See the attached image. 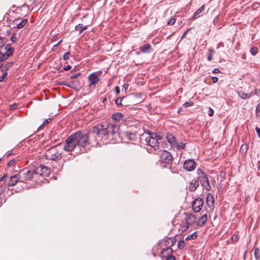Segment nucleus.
Segmentation results:
<instances>
[{"label":"nucleus","instance_id":"19","mask_svg":"<svg viewBox=\"0 0 260 260\" xmlns=\"http://www.w3.org/2000/svg\"><path fill=\"white\" fill-rule=\"evenodd\" d=\"M201 184L203 188H205L207 191L210 190L211 187L207 178V176H205L204 177H202Z\"/></svg>","mask_w":260,"mask_h":260},{"label":"nucleus","instance_id":"42","mask_svg":"<svg viewBox=\"0 0 260 260\" xmlns=\"http://www.w3.org/2000/svg\"><path fill=\"white\" fill-rule=\"evenodd\" d=\"M3 72V74L0 77V82H1L4 81L5 78H6V77L8 75L7 72Z\"/></svg>","mask_w":260,"mask_h":260},{"label":"nucleus","instance_id":"24","mask_svg":"<svg viewBox=\"0 0 260 260\" xmlns=\"http://www.w3.org/2000/svg\"><path fill=\"white\" fill-rule=\"evenodd\" d=\"M205 10V5H202L199 9H198L193 14V16L190 18V20H193L196 19L201 12Z\"/></svg>","mask_w":260,"mask_h":260},{"label":"nucleus","instance_id":"41","mask_svg":"<svg viewBox=\"0 0 260 260\" xmlns=\"http://www.w3.org/2000/svg\"><path fill=\"white\" fill-rule=\"evenodd\" d=\"M172 242V238H167L165 241V245L166 246H167V247H170V244H171V242Z\"/></svg>","mask_w":260,"mask_h":260},{"label":"nucleus","instance_id":"58","mask_svg":"<svg viewBox=\"0 0 260 260\" xmlns=\"http://www.w3.org/2000/svg\"><path fill=\"white\" fill-rule=\"evenodd\" d=\"M207 60L208 61H211L213 60V55L208 53Z\"/></svg>","mask_w":260,"mask_h":260},{"label":"nucleus","instance_id":"33","mask_svg":"<svg viewBox=\"0 0 260 260\" xmlns=\"http://www.w3.org/2000/svg\"><path fill=\"white\" fill-rule=\"evenodd\" d=\"M5 39L0 37V50L4 51Z\"/></svg>","mask_w":260,"mask_h":260},{"label":"nucleus","instance_id":"27","mask_svg":"<svg viewBox=\"0 0 260 260\" xmlns=\"http://www.w3.org/2000/svg\"><path fill=\"white\" fill-rule=\"evenodd\" d=\"M166 138L168 142L171 145L174 140H176V138L172 134L167 133L166 135Z\"/></svg>","mask_w":260,"mask_h":260},{"label":"nucleus","instance_id":"44","mask_svg":"<svg viewBox=\"0 0 260 260\" xmlns=\"http://www.w3.org/2000/svg\"><path fill=\"white\" fill-rule=\"evenodd\" d=\"M186 144L183 142H179L178 146H177V149H184L185 147Z\"/></svg>","mask_w":260,"mask_h":260},{"label":"nucleus","instance_id":"36","mask_svg":"<svg viewBox=\"0 0 260 260\" xmlns=\"http://www.w3.org/2000/svg\"><path fill=\"white\" fill-rule=\"evenodd\" d=\"M154 135H155V138L156 140H157V141H158V140H161L163 138H164V134L161 133H155L154 134Z\"/></svg>","mask_w":260,"mask_h":260},{"label":"nucleus","instance_id":"32","mask_svg":"<svg viewBox=\"0 0 260 260\" xmlns=\"http://www.w3.org/2000/svg\"><path fill=\"white\" fill-rule=\"evenodd\" d=\"M75 158V155L72 153H69L66 156H64L63 161V162H66L67 161H69L70 160H73Z\"/></svg>","mask_w":260,"mask_h":260},{"label":"nucleus","instance_id":"57","mask_svg":"<svg viewBox=\"0 0 260 260\" xmlns=\"http://www.w3.org/2000/svg\"><path fill=\"white\" fill-rule=\"evenodd\" d=\"M208 53L213 55V54L215 53V51L214 50V49L213 48H210L208 49Z\"/></svg>","mask_w":260,"mask_h":260},{"label":"nucleus","instance_id":"53","mask_svg":"<svg viewBox=\"0 0 260 260\" xmlns=\"http://www.w3.org/2000/svg\"><path fill=\"white\" fill-rule=\"evenodd\" d=\"M214 113V111L211 107L209 108L208 115L210 117L212 116Z\"/></svg>","mask_w":260,"mask_h":260},{"label":"nucleus","instance_id":"38","mask_svg":"<svg viewBox=\"0 0 260 260\" xmlns=\"http://www.w3.org/2000/svg\"><path fill=\"white\" fill-rule=\"evenodd\" d=\"M254 257H255L256 260H257L259 258V256H260L259 250V249L258 248H255L254 249Z\"/></svg>","mask_w":260,"mask_h":260},{"label":"nucleus","instance_id":"51","mask_svg":"<svg viewBox=\"0 0 260 260\" xmlns=\"http://www.w3.org/2000/svg\"><path fill=\"white\" fill-rule=\"evenodd\" d=\"M14 154L13 153V150H9L8 151H7L6 154H5V155L4 156H6V157H9L10 156H11V155H13Z\"/></svg>","mask_w":260,"mask_h":260},{"label":"nucleus","instance_id":"39","mask_svg":"<svg viewBox=\"0 0 260 260\" xmlns=\"http://www.w3.org/2000/svg\"><path fill=\"white\" fill-rule=\"evenodd\" d=\"M251 96L252 95H260V89L255 88L254 90L250 92Z\"/></svg>","mask_w":260,"mask_h":260},{"label":"nucleus","instance_id":"15","mask_svg":"<svg viewBox=\"0 0 260 260\" xmlns=\"http://www.w3.org/2000/svg\"><path fill=\"white\" fill-rule=\"evenodd\" d=\"M140 51L137 52V54H140L141 53H149L152 52V49L150 44L147 43L143 45L139 48Z\"/></svg>","mask_w":260,"mask_h":260},{"label":"nucleus","instance_id":"11","mask_svg":"<svg viewBox=\"0 0 260 260\" xmlns=\"http://www.w3.org/2000/svg\"><path fill=\"white\" fill-rule=\"evenodd\" d=\"M203 200L198 198L194 200L192 204V209L194 212H199L203 205Z\"/></svg>","mask_w":260,"mask_h":260},{"label":"nucleus","instance_id":"1","mask_svg":"<svg viewBox=\"0 0 260 260\" xmlns=\"http://www.w3.org/2000/svg\"><path fill=\"white\" fill-rule=\"evenodd\" d=\"M119 127L114 123H106L105 124H98L92 127L89 132V135H92L95 137L97 144H107L110 140L111 142H118L117 138L119 136Z\"/></svg>","mask_w":260,"mask_h":260},{"label":"nucleus","instance_id":"26","mask_svg":"<svg viewBox=\"0 0 260 260\" xmlns=\"http://www.w3.org/2000/svg\"><path fill=\"white\" fill-rule=\"evenodd\" d=\"M123 115L120 112H116L112 115V118L117 121H119L123 117Z\"/></svg>","mask_w":260,"mask_h":260},{"label":"nucleus","instance_id":"52","mask_svg":"<svg viewBox=\"0 0 260 260\" xmlns=\"http://www.w3.org/2000/svg\"><path fill=\"white\" fill-rule=\"evenodd\" d=\"M10 171H7L6 174H5L2 177L0 178V182L3 181L8 175H9V173Z\"/></svg>","mask_w":260,"mask_h":260},{"label":"nucleus","instance_id":"23","mask_svg":"<svg viewBox=\"0 0 260 260\" xmlns=\"http://www.w3.org/2000/svg\"><path fill=\"white\" fill-rule=\"evenodd\" d=\"M89 25L84 26L83 24H78L75 27V30L78 31L79 34H81L84 30H86Z\"/></svg>","mask_w":260,"mask_h":260},{"label":"nucleus","instance_id":"62","mask_svg":"<svg viewBox=\"0 0 260 260\" xmlns=\"http://www.w3.org/2000/svg\"><path fill=\"white\" fill-rule=\"evenodd\" d=\"M115 92L117 94H118L120 93V87L119 86H116L115 87Z\"/></svg>","mask_w":260,"mask_h":260},{"label":"nucleus","instance_id":"61","mask_svg":"<svg viewBox=\"0 0 260 260\" xmlns=\"http://www.w3.org/2000/svg\"><path fill=\"white\" fill-rule=\"evenodd\" d=\"M218 78L217 77H212V81L213 83H215L218 81Z\"/></svg>","mask_w":260,"mask_h":260},{"label":"nucleus","instance_id":"10","mask_svg":"<svg viewBox=\"0 0 260 260\" xmlns=\"http://www.w3.org/2000/svg\"><path fill=\"white\" fill-rule=\"evenodd\" d=\"M102 71L96 72L91 73L88 77V80L89 81V86H95V85L100 81L99 76L101 75Z\"/></svg>","mask_w":260,"mask_h":260},{"label":"nucleus","instance_id":"3","mask_svg":"<svg viewBox=\"0 0 260 260\" xmlns=\"http://www.w3.org/2000/svg\"><path fill=\"white\" fill-rule=\"evenodd\" d=\"M60 144V143H59L47 149L45 153L46 158L56 161L61 159L62 157V152L61 148H59Z\"/></svg>","mask_w":260,"mask_h":260},{"label":"nucleus","instance_id":"25","mask_svg":"<svg viewBox=\"0 0 260 260\" xmlns=\"http://www.w3.org/2000/svg\"><path fill=\"white\" fill-rule=\"evenodd\" d=\"M13 64V62L12 61L9 62L5 65L3 64L0 68L1 72H7V71H9V70L12 67Z\"/></svg>","mask_w":260,"mask_h":260},{"label":"nucleus","instance_id":"64","mask_svg":"<svg viewBox=\"0 0 260 260\" xmlns=\"http://www.w3.org/2000/svg\"><path fill=\"white\" fill-rule=\"evenodd\" d=\"M128 86H129V85L127 83H124L123 85V88H124V89L125 90V91L127 90Z\"/></svg>","mask_w":260,"mask_h":260},{"label":"nucleus","instance_id":"4","mask_svg":"<svg viewBox=\"0 0 260 260\" xmlns=\"http://www.w3.org/2000/svg\"><path fill=\"white\" fill-rule=\"evenodd\" d=\"M18 176L20 178V182L26 183L28 181L34 180L35 182H38L37 177L39 175L36 173L35 169H29L24 168L23 169L18 171Z\"/></svg>","mask_w":260,"mask_h":260},{"label":"nucleus","instance_id":"28","mask_svg":"<svg viewBox=\"0 0 260 260\" xmlns=\"http://www.w3.org/2000/svg\"><path fill=\"white\" fill-rule=\"evenodd\" d=\"M239 96L243 100H246L249 99L251 97L250 92L246 93L242 91H239L238 93Z\"/></svg>","mask_w":260,"mask_h":260},{"label":"nucleus","instance_id":"55","mask_svg":"<svg viewBox=\"0 0 260 260\" xmlns=\"http://www.w3.org/2000/svg\"><path fill=\"white\" fill-rule=\"evenodd\" d=\"M80 75H81L80 73H77L74 74L71 76L70 78L72 79H75V78L78 77V76H80Z\"/></svg>","mask_w":260,"mask_h":260},{"label":"nucleus","instance_id":"30","mask_svg":"<svg viewBox=\"0 0 260 260\" xmlns=\"http://www.w3.org/2000/svg\"><path fill=\"white\" fill-rule=\"evenodd\" d=\"M52 119L51 118L45 120L44 122L38 128L37 131L44 129L45 126L48 124L52 121Z\"/></svg>","mask_w":260,"mask_h":260},{"label":"nucleus","instance_id":"17","mask_svg":"<svg viewBox=\"0 0 260 260\" xmlns=\"http://www.w3.org/2000/svg\"><path fill=\"white\" fill-rule=\"evenodd\" d=\"M16 165V159L14 158L11 159L7 164V171H10V173H12L13 171H14L15 172H17V170H15Z\"/></svg>","mask_w":260,"mask_h":260},{"label":"nucleus","instance_id":"34","mask_svg":"<svg viewBox=\"0 0 260 260\" xmlns=\"http://www.w3.org/2000/svg\"><path fill=\"white\" fill-rule=\"evenodd\" d=\"M197 237V232H194L193 234L188 235L186 237V240H193V239H196Z\"/></svg>","mask_w":260,"mask_h":260},{"label":"nucleus","instance_id":"50","mask_svg":"<svg viewBox=\"0 0 260 260\" xmlns=\"http://www.w3.org/2000/svg\"><path fill=\"white\" fill-rule=\"evenodd\" d=\"M255 112L257 116H259L260 115V107L259 104H258L256 107Z\"/></svg>","mask_w":260,"mask_h":260},{"label":"nucleus","instance_id":"56","mask_svg":"<svg viewBox=\"0 0 260 260\" xmlns=\"http://www.w3.org/2000/svg\"><path fill=\"white\" fill-rule=\"evenodd\" d=\"M166 260H176L175 257L173 256L172 254L166 257Z\"/></svg>","mask_w":260,"mask_h":260},{"label":"nucleus","instance_id":"40","mask_svg":"<svg viewBox=\"0 0 260 260\" xmlns=\"http://www.w3.org/2000/svg\"><path fill=\"white\" fill-rule=\"evenodd\" d=\"M63 163H59L58 167H54L53 165V169L55 170V172L60 171L63 168Z\"/></svg>","mask_w":260,"mask_h":260},{"label":"nucleus","instance_id":"8","mask_svg":"<svg viewBox=\"0 0 260 260\" xmlns=\"http://www.w3.org/2000/svg\"><path fill=\"white\" fill-rule=\"evenodd\" d=\"M160 152L159 161L161 164H164V167H167V166L172 164L174 160L172 154L166 150H162Z\"/></svg>","mask_w":260,"mask_h":260},{"label":"nucleus","instance_id":"16","mask_svg":"<svg viewBox=\"0 0 260 260\" xmlns=\"http://www.w3.org/2000/svg\"><path fill=\"white\" fill-rule=\"evenodd\" d=\"M125 137L129 140L136 141L138 138V135L135 132H132L131 131L127 130L123 133Z\"/></svg>","mask_w":260,"mask_h":260},{"label":"nucleus","instance_id":"48","mask_svg":"<svg viewBox=\"0 0 260 260\" xmlns=\"http://www.w3.org/2000/svg\"><path fill=\"white\" fill-rule=\"evenodd\" d=\"M176 21V19L174 18H171L167 22L168 25H172Z\"/></svg>","mask_w":260,"mask_h":260},{"label":"nucleus","instance_id":"7","mask_svg":"<svg viewBox=\"0 0 260 260\" xmlns=\"http://www.w3.org/2000/svg\"><path fill=\"white\" fill-rule=\"evenodd\" d=\"M36 173L39 175L37 177V179L39 181L38 183L43 182V178L48 177L50 174V169L46 166L40 165L39 167L35 169Z\"/></svg>","mask_w":260,"mask_h":260},{"label":"nucleus","instance_id":"29","mask_svg":"<svg viewBox=\"0 0 260 260\" xmlns=\"http://www.w3.org/2000/svg\"><path fill=\"white\" fill-rule=\"evenodd\" d=\"M207 204L210 207H212L214 205V196H206Z\"/></svg>","mask_w":260,"mask_h":260},{"label":"nucleus","instance_id":"9","mask_svg":"<svg viewBox=\"0 0 260 260\" xmlns=\"http://www.w3.org/2000/svg\"><path fill=\"white\" fill-rule=\"evenodd\" d=\"M10 46L11 44H8L6 45L4 51L0 50V62L7 59L14 52V49Z\"/></svg>","mask_w":260,"mask_h":260},{"label":"nucleus","instance_id":"49","mask_svg":"<svg viewBox=\"0 0 260 260\" xmlns=\"http://www.w3.org/2000/svg\"><path fill=\"white\" fill-rule=\"evenodd\" d=\"M71 69V66L70 65H68L66 66H64L63 69L61 71H60V73H62L64 71H68Z\"/></svg>","mask_w":260,"mask_h":260},{"label":"nucleus","instance_id":"5","mask_svg":"<svg viewBox=\"0 0 260 260\" xmlns=\"http://www.w3.org/2000/svg\"><path fill=\"white\" fill-rule=\"evenodd\" d=\"M185 223L181 226L182 231H186L189 225L197 223V216L192 212H185L183 214Z\"/></svg>","mask_w":260,"mask_h":260},{"label":"nucleus","instance_id":"63","mask_svg":"<svg viewBox=\"0 0 260 260\" xmlns=\"http://www.w3.org/2000/svg\"><path fill=\"white\" fill-rule=\"evenodd\" d=\"M67 86L71 88H73V82L71 81L67 83Z\"/></svg>","mask_w":260,"mask_h":260},{"label":"nucleus","instance_id":"13","mask_svg":"<svg viewBox=\"0 0 260 260\" xmlns=\"http://www.w3.org/2000/svg\"><path fill=\"white\" fill-rule=\"evenodd\" d=\"M196 167V162L193 159H187L184 162L183 168L187 171H192L194 170Z\"/></svg>","mask_w":260,"mask_h":260},{"label":"nucleus","instance_id":"47","mask_svg":"<svg viewBox=\"0 0 260 260\" xmlns=\"http://www.w3.org/2000/svg\"><path fill=\"white\" fill-rule=\"evenodd\" d=\"M70 54V51H68V52H67L66 53H65L62 57L63 59L64 60H68L69 59Z\"/></svg>","mask_w":260,"mask_h":260},{"label":"nucleus","instance_id":"60","mask_svg":"<svg viewBox=\"0 0 260 260\" xmlns=\"http://www.w3.org/2000/svg\"><path fill=\"white\" fill-rule=\"evenodd\" d=\"M255 131L257 133L258 137L260 138V128L256 126L255 127Z\"/></svg>","mask_w":260,"mask_h":260},{"label":"nucleus","instance_id":"21","mask_svg":"<svg viewBox=\"0 0 260 260\" xmlns=\"http://www.w3.org/2000/svg\"><path fill=\"white\" fill-rule=\"evenodd\" d=\"M172 252L173 250L171 247H167L162 250L161 254L162 257H166L172 254Z\"/></svg>","mask_w":260,"mask_h":260},{"label":"nucleus","instance_id":"46","mask_svg":"<svg viewBox=\"0 0 260 260\" xmlns=\"http://www.w3.org/2000/svg\"><path fill=\"white\" fill-rule=\"evenodd\" d=\"M178 144L179 142L176 138V140H174L172 144L171 145V146L173 148H177V146H178Z\"/></svg>","mask_w":260,"mask_h":260},{"label":"nucleus","instance_id":"18","mask_svg":"<svg viewBox=\"0 0 260 260\" xmlns=\"http://www.w3.org/2000/svg\"><path fill=\"white\" fill-rule=\"evenodd\" d=\"M207 220V216L206 214L199 218L197 217V225L200 227H202L205 224Z\"/></svg>","mask_w":260,"mask_h":260},{"label":"nucleus","instance_id":"22","mask_svg":"<svg viewBox=\"0 0 260 260\" xmlns=\"http://www.w3.org/2000/svg\"><path fill=\"white\" fill-rule=\"evenodd\" d=\"M20 19V18H18L15 19L14 20V22H15L16 23V25H17L16 28L18 29H20V28H23L25 25V24H26V23L27 22V19H24L22 20L20 22L17 23V21H19Z\"/></svg>","mask_w":260,"mask_h":260},{"label":"nucleus","instance_id":"2","mask_svg":"<svg viewBox=\"0 0 260 260\" xmlns=\"http://www.w3.org/2000/svg\"><path fill=\"white\" fill-rule=\"evenodd\" d=\"M89 144V135L79 131L66 139L63 149L67 151H72L77 147L85 148Z\"/></svg>","mask_w":260,"mask_h":260},{"label":"nucleus","instance_id":"20","mask_svg":"<svg viewBox=\"0 0 260 260\" xmlns=\"http://www.w3.org/2000/svg\"><path fill=\"white\" fill-rule=\"evenodd\" d=\"M199 181L197 179H193L190 182V185H189L188 189L191 191H194L199 186Z\"/></svg>","mask_w":260,"mask_h":260},{"label":"nucleus","instance_id":"6","mask_svg":"<svg viewBox=\"0 0 260 260\" xmlns=\"http://www.w3.org/2000/svg\"><path fill=\"white\" fill-rule=\"evenodd\" d=\"M145 142L148 146L146 149L149 153H153L159 148V142L154 137H147Z\"/></svg>","mask_w":260,"mask_h":260},{"label":"nucleus","instance_id":"37","mask_svg":"<svg viewBox=\"0 0 260 260\" xmlns=\"http://www.w3.org/2000/svg\"><path fill=\"white\" fill-rule=\"evenodd\" d=\"M124 97H119L115 100V104L118 106H122V101Z\"/></svg>","mask_w":260,"mask_h":260},{"label":"nucleus","instance_id":"14","mask_svg":"<svg viewBox=\"0 0 260 260\" xmlns=\"http://www.w3.org/2000/svg\"><path fill=\"white\" fill-rule=\"evenodd\" d=\"M12 173H9L11 176L7 183L8 186H13L19 181L20 182V178L18 176V172L14 175H12Z\"/></svg>","mask_w":260,"mask_h":260},{"label":"nucleus","instance_id":"31","mask_svg":"<svg viewBox=\"0 0 260 260\" xmlns=\"http://www.w3.org/2000/svg\"><path fill=\"white\" fill-rule=\"evenodd\" d=\"M248 145L247 144H246V143L243 144L241 145L240 149V152L243 154L246 153L247 151L248 150Z\"/></svg>","mask_w":260,"mask_h":260},{"label":"nucleus","instance_id":"12","mask_svg":"<svg viewBox=\"0 0 260 260\" xmlns=\"http://www.w3.org/2000/svg\"><path fill=\"white\" fill-rule=\"evenodd\" d=\"M28 6L26 4H23L21 7H17L14 11L19 15L18 18H19L20 17L26 16L28 14Z\"/></svg>","mask_w":260,"mask_h":260},{"label":"nucleus","instance_id":"45","mask_svg":"<svg viewBox=\"0 0 260 260\" xmlns=\"http://www.w3.org/2000/svg\"><path fill=\"white\" fill-rule=\"evenodd\" d=\"M185 246V243H184V242L183 241H179L178 242V247L181 249H183Z\"/></svg>","mask_w":260,"mask_h":260},{"label":"nucleus","instance_id":"43","mask_svg":"<svg viewBox=\"0 0 260 260\" xmlns=\"http://www.w3.org/2000/svg\"><path fill=\"white\" fill-rule=\"evenodd\" d=\"M193 105H194V103L193 102L190 101L189 102H187L185 103L184 104H183L182 106L186 108V107L192 106Z\"/></svg>","mask_w":260,"mask_h":260},{"label":"nucleus","instance_id":"35","mask_svg":"<svg viewBox=\"0 0 260 260\" xmlns=\"http://www.w3.org/2000/svg\"><path fill=\"white\" fill-rule=\"evenodd\" d=\"M258 49L257 47H253L250 49V53L252 55H255L258 53Z\"/></svg>","mask_w":260,"mask_h":260},{"label":"nucleus","instance_id":"54","mask_svg":"<svg viewBox=\"0 0 260 260\" xmlns=\"http://www.w3.org/2000/svg\"><path fill=\"white\" fill-rule=\"evenodd\" d=\"M11 40L13 43H15L17 41V38L15 35H13L11 37Z\"/></svg>","mask_w":260,"mask_h":260},{"label":"nucleus","instance_id":"59","mask_svg":"<svg viewBox=\"0 0 260 260\" xmlns=\"http://www.w3.org/2000/svg\"><path fill=\"white\" fill-rule=\"evenodd\" d=\"M197 172H198V173L199 174H200V173H201L202 174V175H203V177H204V176H207V175L206 174H205V173L203 172V171H202L201 169H198V170H197Z\"/></svg>","mask_w":260,"mask_h":260}]
</instances>
